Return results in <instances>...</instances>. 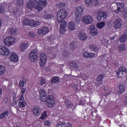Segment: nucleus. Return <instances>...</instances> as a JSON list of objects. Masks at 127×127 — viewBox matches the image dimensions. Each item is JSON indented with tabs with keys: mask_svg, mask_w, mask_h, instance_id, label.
Instances as JSON below:
<instances>
[{
	"mask_svg": "<svg viewBox=\"0 0 127 127\" xmlns=\"http://www.w3.org/2000/svg\"><path fill=\"white\" fill-rule=\"evenodd\" d=\"M40 100L42 102H47L49 108H52V107L54 106V104H55V100L53 99L52 95L48 96V98L46 95H42L40 97Z\"/></svg>",
	"mask_w": 127,
	"mask_h": 127,
	"instance_id": "obj_1",
	"label": "nucleus"
},
{
	"mask_svg": "<svg viewBox=\"0 0 127 127\" xmlns=\"http://www.w3.org/2000/svg\"><path fill=\"white\" fill-rule=\"evenodd\" d=\"M110 22H113V27L115 29H120L123 26V20L121 18H117V16L112 17L110 21Z\"/></svg>",
	"mask_w": 127,
	"mask_h": 127,
	"instance_id": "obj_2",
	"label": "nucleus"
},
{
	"mask_svg": "<svg viewBox=\"0 0 127 127\" xmlns=\"http://www.w3.org/2000/svg\"><path fill=\"white\" fill-rule=\"evenodd\" d=\"M67 14L66 12V10L64 9H60L57 14V22H58V23H60L62 20H64L66 18V16H67Z\"/></svg>",
	"mask_w": 127,
	"mask_h": 127,
	"instance_id": "obj_3",
	"label": "nucleus"
},
{
	"mask_svg": "<svg viewBox=\"0 0 127 127\" xmlns=\"http://www.w3.org/2000/svg\"><path fill=\"white\" fill-rule=\"evenodd\" d=\"M29 59L31 62H35L38 59V52L35 50H32L29 54Z\"/></svg>",
	"mask_w": 127,
	"mask_h": 127,
	"instance_id": "obj_4",
	"label": "nucleus"
},
{
	"mask_svg": "<svg viewBox=\"0 0 127 127\" xmlns=\"http://www.w3.org/2000/svg\"><path fill=\"white\" fill-rule=\"evenodd\" d=\"M108 17V13L107 12H98L97 14L96 19L98 21L107 19Z\"/></svg>",
	"mask_w": 127,
	"mask_h": 127,
	"instance_id": "obj_5",
	"label": "nucleus"
},
{
	"mask_svg": "<svg viewBox=\"0 0 127 127\" xmlns=\"http://www.w3.org/2000/svg\"><path fill=\"white\" fill-rule=\"evenodd\" d=\"M15 42V38L12 37H7L4 41V45L6 46H10Z\"/></svg>",
	"mask_w": 127,
	"mask_h": 127,
	"instance_id": "obj_6",
	"label": "nucleus"
},
{
	"mask_svg": "<svg viewBox=\"0 0 127 127\" xmlns=\"http://www.w3.org/2000/svg\"><path fill=\"white\" fill-rule=\"evenodd\" d=\"M124 73H127V68L124 66H122L116 71V74L117 75V78H123Z\"/></svg>",
	"mask_w": 127,
	"mask_h": 127,
	"instance_id": "obj_7",
	"label": "nucleus"
},
{
	"mask_svg": "<svg viewBox=\"0 0 127 127\" xmlns=\"http://www.w3.org/2000/svg\"><path fill=\"white\" fill-rule=\"evenodd\" d=\"M41 109L37 106L31 109L32 114L35 117H39L41 115Z\"/></svg>",
	"mask_w": 127,
	"mask_h": 127,
	"instance_id": "obj_8",
	"label": "nucleus"
},
{
	"mask_svg": "<svg viewBox=\"0 0 127 127\" xmlns=\"http://www.w3.org/2000/svg\"><path fill=\"white\" fill-rule=\"evenodd\" d=\"M105 78V75L100 74L97 77L95 82V86L97 87H99L101 86L103 84V81H104L103 79Z\"/></svg>",
	"mask_w": 127,
	"mask_h": 127,
	"instance_id": "obj_9",
	"label": "nucleus"
},
{
	"mask_svg": "<svg viewBox=\"0 0 127 127\" xmlns=\"http://www.w3.org/2000/svg\"><path fill=\"white\" fill-rule=\"evenodd\" d=\"M40 65L41 67H43L45 64H46V61H47V57L44 53L40 54Z\"/></svg>",
	"mask_w": 127,
	"mask_h": 127,
	"instance_id": "obj_10",
	"label": "nucleus"
},
{
	"mask_svg": "<svg viewBox=\"0 0 127 127\" xmlns=\"http://www.w3.org/2000/svg\"><path fill=\"white\" fill-rule=\"evenodd\" d=\"M18 108H24L26 106V102L24 101V97H23V94H21V96L19 98L18 100Z\"/></svg>",
	"mask_w": 127,
	"mask_h": 127,
	"instance_id": "obj_11",
	"label": "nucleus"
},
{
	"mask_svg": "<svg viewBox=\"0 0 127 127\" xmlns=\"http://www.w3.org/2000/svg\"><path fill=\"white\" fill-rule=\"evenodd\" d=\"M82 21L85 24H91L93 22V18L91 15H86L82 17Z\"/></svg>",
	"mask_w": 127,
	"mask_h": 127,
	"instance_id": "obj_12",
	"label": "nucleus"
},
{
	"mask_svg": "<svg viewBox=\"0 0 127 127\" xmlns=\"http://www.w3.org/2000/svg\"><path fill=\"white\" fill-rule=\"evenodd\" d=\"M60 31L61 34H64V33L66 31V27L67 26V22L66 21L62 20L61 22Z\"/></svg>",
	"mask_w": 127,
	"mask_h": 127,
	"instance_id": "obj_13",
	"label": "nucleus"
},
{
	"mask_svg": "<svg viewBox=\"0 0 127 127\" xmlns=\"http://www.w3.org/2000/svg\"><path fill=\"white\" fill-rule=\"evenodd\" d=\"M0 54L5 56H8L9 55V50L5 47V46H1L0 47Z\"/></svg>",
	"mask_w": 127,
	"mask_h": 127,
	"instance_id": "obj_14",
	"label": "nucleus"
},
{
	"mask_svg": "<svg viewBox=\"0 0 127 127\" xmlns=\"http://www.w3.org/2000/svg\"><path fill=\"white\" fill-rule=\"evenodd\" d=\"M77 35L79 39L81 40V41L86 40V39L88 38L87 35L83 31H79Z\"/></svg>",
	"mask_w": 127,
	"mask_h": 127,
	"instance_id": "obj_15",
	"label": "nucleus"
},
{
	"mask_svg": "<svg viewBox=\"0 0 127 127\" xmlns=\"http://www.w3.org/2000/svg\"><path fill=\"white\" fill-rule=\"evenodd\" d=\"M49 31V29H48V28L46 27H42L38 29V34H39L40 35H41V34H43V35H44L45 34H47Z\"/></svg>",
	"mask_w": 127,
	"mask_h": 127,
	"instance_id": "obj_16",
	"label": "nucleus"
},
{
	"mask_svg": "<svg viewBox=\"0 0 127 127\" xmlns=\"http://www.w3.org/2000/svg\"><path fill=\"white\" fill-rule=\"evenodd\" d=\"M75 15L76 16H81L82 14H83V12H84V9H83V7L82 6H78L75 9Z\"/></svg>",
	"mask_w": 127,
	"mask_h": 127,
	"instance_id": "obj_17",
	"label": "nucleus"
},
{
	"mask_svg": "<svg viewBox=\"0 0 127 127\" xmlns=\"http://www.w3.org/2000/svg\"><path fill=\"white\" fill-rule=\"evenodd\" d=\"M56 127H72V124L69 122H60L58 123Z\"/></svg>",
	"mask_w": 127,
	"mask_h": 127,
	"instance_id": "obj_18",
	"label": "nucleus"
},
{
	"mask_svg": "<svg viewBox=\"0 0 127 127\" xmlns=\"http://www.w3.org/2000/svg\"><path fill=\"white\" fill-rule=\"evenodd\" d=\"M116 4L117 5L118 8L116 10H115V12L116 13H118V12H120L121 9H124V7H125V4H124V3L122 2H116Z\"/></svg>",
	"mask_w": 127,
	"mask_h": 127,
	"instance_id": "obj_19",
	"label": "nucleus"
},
{
	"mask_svg": "<svg viewBox=\"0 0 127 127\" xmlns=\"http://www.w3.org/2000/svg\"><path fill=\"white\" fill-rule=\"evenodd\" d=\"M34 4L35 9H36L38 11H41V10H42V6H41V4L38 2L37 0H34Z\"/></svg>",
	"mask_w": 127,
	"mask_h": 127,
	"instance_id": "obj_20",
	"label": "nucleus"
},
{
	"mask_svg": "<svg viewBox=\"0 0 127 127\" xmlns=\"http://www.w3.org/2000/svg\"><path fill=\"white\" fill-rule=\"evenodd\" d=\"M8 33L9 35H13V36H14V35H16V34H17V29L11 28L8 31Z\"/></svg>",
	"mask_w": 127,
	"mask_h": 127,
	"instance_id": "obj_21",
	"label": "nucleus"
},
{
	"mask_svg": "<svg viewBox=\"0 0 127 127\" xmlns=\"http://www.w3.org/2000/svg\"><path fill=\"white\" fill-rule=\"evenodd\" d=\"M64 104L65 107L67 108V109H72V108H73V103L68 100H66L64 102Z\"/></svg>",
	"mask_w": 127,
	"mask_h": 127,
	"instance_id": "obj_22",
	"label": "nucleus"
},
{
	"mask_svg": "<svg viewBox=\"0 0 127 127\" xmlns=\"http://www.w3.org/2000/svg\"><path fill=\"white\" fill-rule=\"evenodd\" d=\"M28 47V44L27 43H22L20 45V49L23 52H24V51H25V50L27 49Z\"/></svg>",
	"mask_w": 127,
	"mask_h": 127,
	"instance_id": "obj_23",
	"label": "nucleus"
},
{
	"mask_svg": "<svg viewBox=\"0 0 127 127\" xmlns=\"http://www.w3.org/2000/svg\"><path fill=\"white\" fill-rule=\"evenodd\" d=\"M18 59V57H17V55L16 54H12L10 57V60L12 61V62H17Z\"/></svg>",
	"mask_w": 127,
	"mask_h": 127,
	"instance_id": "obj_24",
	"label": "nucleus"
},
{
	"mask_svg": "<svg viewBox=\"0 0 127 127\" xmlns=\"http://www.w3.org/2000/svg\"><path fill=\"white\" fill-rule=\"evenodd\" d=\"M31 24L30 25V26L31 27H36V26H39L41 23L40 22L38 21H33V20H31Z\"/></svg>",
	"mask_w": 127,
	"mask_h": 127,
	"instance_id": "obj_25",
	"label": "nucleus"
},
{
	"mask_svg": "<svg viewBox=\"0 0 127 127\" xmlns=\"http://www.w3.org/2000/svg\"><path fill=\"white\" fill-rule=\"evenodd\" d=\"M127 39V35L126 33L123 34L120 38L119 41L120 42L124 43V42H126V41Z\"/></svg>",
	"mask_w": 127,
	"mask_h": 127,
	"instance_id": "obj_26",
	"label": "nucleus"
},
{
	"mask_svg": "<svg viewBox=\"0 0 127 127\" xmlns=\"http://www.w3.org/2000/svg\"><path fill=\"white\" fill-rule=\"evenodd\" d=\"M68 28L70 30H74V29L76 28V25H75V23L72 22L68 23Z\"/></svg>",
	"mask_w": 127,
	"mask_h": 127,
	"instance_id": "obj_27",
	"label": "nucleus"
},
{
	"mask_svg": "<svg viewBox=\"0 0 127 127\" xmlns=\"http://www.w3.org/2000/svg\"><path fill=\"white\" fill-rule=\"evenodd\" d=\"M70 66L75 69V70H78L79 69V65L75 62H71L70 63Z\"/></svg>",
	"mask_w": 127,
	"mask_h": 127,
	"instance_id": "obj_28",
	"label": "nucleus"
},
{
	"mask_svg": "<svg viewBox=\"0 0 127 127\" xmlns=\"http://www.w3.org/2000/svg\"><path fill=\"white\" fill-rule=\"evenodd\" d=\"M70 47L71 49H72V50H75V49H76V48H77V42L72 41L70 43Z\"/></svg>",
	"mask_w": 127,
	"mask_h": 127,
	"instance_id": "obj_29",
	"label": "nucleus"
},
{
	"mask_svg": "<svg viewBox=\"0 0 127 127\" xmlns=\"http://www.w3.org/2000/svg\"><path fill=\"white\" fill-rule=\"evenodd\" d=\"M33 4H34V2H33L32 0H29L27 3V7L29 9H32L33 8Z\"/></svg>",
	"mask_w": 127,
	"mask_h": 127,
	"instance_id": "obj_30",
	"label": "nucleus"
},
{
	"mask_svg": "<svg viewBox=\"0 0 127 127\" xmlns=\"http://www.w3.org/2000/svg\"><path fill=\"white\" fill-rule=\"evenodd\" d=\"M125 86L123 85H119V90L118 91V94L122 95L124 92H125Z\"/></svg>",
	"mask_w": 127,
	"mask_h": 127,
	"instance_id": "obj_31",
	"label": "nucleus"
},
{
	"mask_svg": "<svg viewBox=\"0 0 127 127\" xmlns=\"http://www.w3.org/2000/svg\"><path fill=\"white\" fill-rule=\"evenodd\" d=\"M118 49L119 51L123 52V51H125V50H126V45L125 44L120 45L118 47Z\"/></svg>",
	"mask_w": 127,
	"mask_h": 127,
	"instance_id": "obj_32",
	"label": "nucleus"
},
{
	"mask_svg": "<svg viewBox=\"0 0 127 127\" xmlns=\"http://www.w3.org/2000/svg\"><path fill=\"white\" fill-rule=\"evenodd\" d=\"M8 116V111H5L3 113L0 114V120H2V119H4L6 118Z\"/></svg>",
	"mask_w": 127,
	"mask_h": 127,
	"instance_id": "obj_33",
	"label": "nucleus"
},
{
	"mask_svg": "<svg viewBox=\"0 0 127 127\" xmlns=\"http://www.w3.org/2000/svg\"><path fill=\"white\" fill-rule=\"evenodd\" d=\"M5 72V67L3 65H0V76L3 75Z\"/></svg>",
	"mask_w": 127,
	"mask_h": 127,
	"instance_id": "obj_34",
	"label": "nucleus"
},
{
	"mask_svg": "<svg viewBox=\"0 0 127 127\" xmlns=\"http://www.w3.org/2000/svg\"><path fill=\"white\" fill-rule=\"evenodd\" d=\"M23 25H29L30 26L31 24V20H30L29 19H26L23 21Z\"/></svg>",
	"mask_w": 127,
	"mask_h": 127,
	"instance_id": "obj_35",
	"label": "nucleus"
},
{
	"mask_svg": "<svg viewBox=\"0 0 127 127\" xmlns=\"http://www.w3.org/2000/svg\"><path fill=\"white\" fill-rule=\"evenodd\" d=\"M89 48L91 49V50H93V51H95L96 52L99 51V48L94 45H90L89 46Z\"/></svg>",
	"mask_w": 127,
	"mask_h": 127,
	"instance_id": "obj_36",
	"label": "nucleus"
},
{
	"mask_svg": "<svg viewBox=\"0 0 127 127\" xmlns=\"http://www.w3.org/2000/svg\"><path fill=\"white\" fill-rule=\"evenodd\" d=\"M59 82H60V80L57 77H54L51 80L52 84H54V83H58Z\"/></svg>",
	"mask_w": 127,
	"mask_h": 127,
	"instance_id": "obj_37",
	"label": "nucleus"
},
{
	"mask_svg": "<svg viewBox=\"0 0 127 127\" xmlns=\"http://www.w3.org/2000/svg\"><path fill=\"white\" fill-rule=\"evenodd\" d=\"M44 84H46V80L44 79V77H41V79L40 80L39 85L43 86Z\"/></svg>",
	"mask_w": 127,
	"mask_h": 127,
	"instance_id": "obj_38",
	"label": "nucleus"
},
{
	"mask_svg": "<svg viewBox=\"0 0 127 127\" xmlns=\"http://www.w3.org/2000/svg\"><path fill=\"white\" fill-rule=\"evenodd\" d=\"M37 1L40 4L43 5L44 6L47 4L46 0H37Z\"/></svg>",
	"mask_w": 127,
	"mask_h": 127,
	"instance_id": "obj_39",
	"label": "nucleus"
},
{
	"mask_svg": "<svg viewBox=\"0 0 127 127\" xmlns=\"http://www.w3.org/2000/svg\"><path fill=\"white\" fill-rule=\"evenodd\" d=\"M105 25H106V23H105V22H102L97 24V27L98 28H100V29L103 28V27H104Z\"/></svg>",
	"mask_w": 127,
	"mask_h": 127,
	"instance_id": "obj_40",
	"label": "nucleus"
},
{
	"mask_svg": "<svg viewBox=\"0 0 127 127\" xmlns=\"http://www.w3.org/2000/svg\"><path fill=\"white\" fill-rule=\"evenodd\" d=\"M56 5L57 7L61 8L64 7L65 5H66V4L65 3H62V2H60L59 3H57Z\"/></svg>",
	"mask_w": 127,
	"mask_h": 127,
	"instance_id": "obj_41",
	"label": "nucleus"
},
{
	"mask_svg": "<svg viewBox=\"0 0 127 127\" xmlns=\"http://www.w3.org/2000/svg\"><path fill=\"white\" fill-rule=\"evenodd\" d=\"M90 33L92 36H95L98 35L99 32H98V30H97V29H95V30L90 31Z\"/></svg>",
	"mask_w": 127,
	"mask_h": 127,
	"instance_id": "obj_42",
	"label": "nucleus"
},
{
	"mask_svg": "<svg viewBox=\"0 0 127 127\" xmlns=\"http://www.w3.org/2000/svg\"><path fill=\"white\" fill-rule=\"evenodd\" d=\"M47 118V112L44 111L43 114H42L41 117L40 119L41 120H44V119H46Z\"/></svg>",
	"mask_w": 127,
	"mask_h": 127,
	"instance_id": "obj_43",
	"label": "nucleus"
},
{
	"mask_svg": "<svg viewBox=\"0 0 127 127\" xmlns=\"http://www.w3.org/2000/svg\"><path fill=\"white\" fill-rule=\"evenodd\" d=\"M53 14H48L45 15L44 16V18H45V19H51V18H53Z\"/></svg>",
	"mask_w": 127,
	"mask_h": 127,
	"instance_id": "obj_44",
	"label": "nucleus"
},
{
	"mask_svg": "<svg viewBox=\"0 0 127 127\" xmlns=\"http://www.w3.org/2000/svg\"><path fill=\"white\" fill-rule=\"evenodd\" d=\"M121 12L123 15V17H124V18H127V9H122L121 10Z\"/></svg>",
	"mask_w": 127,
	"mask_h": 127,
	"instance_id": "obj_45",
	"label": "nucleus"
},
{
	"mask_svg": "<svg viewBox=\"0 0 127 127\" xmlns=\"http://www.w3.org/2000/svg\"><path fill=\"white\" fill-rule=\"evenodd\" d=\"M70 86L72 88L76 90V91L79 90V88H78V85L76 84V83H71Z\"/></svg>",
	"mask_w": 127,
	"mask_h": 127,
	"instance_id": "obj_46",
	"label": "nucleus"
},
{
	"mask_svg": "<svg viewBox=\"0 0 127 127\" xmlns=\"http://www.w3.org/2000/svg\"><path fill=\"white\" fill-rule=\"evenodd\" d=\"M26 83V79H23V80H20L19 81V85L20 87H23L24 86V84Z\"/></svg>",
	"mask_w": 127,
	"mask_h": 127,
	"instance_id": "obj_47",
	"label": "nucleus"
},
{
	"mask_svg": "<svg viewBox=\"0 0 127 127\" xmlns=\"http://www.w3.org/2000/svg\"><path fill=\"white\" fill-rule=\"evenodd\" d=\"M23 0H17V4L20 6H22L23 4Z\"/></svg>",
	"mask_w": 127,
	"mask_h": 127,
	"instance_id": "obj_48",
	"label": "nucleus"
},
{
	"mask_svg": "<svg viewBox=\"0 0 127 127\" xmlns=\"http://www.w3.org/2000/svg\"><path fill=\"white\" fill-rule=\"evenodd\" d=\"M68 54H69V51H68V50H65L64 51V54H63L64 57H67Z\"/></svg>",
	"mask_w": 127,
	"mask_h": 127,
	"instance_id": "obj_49",
	"label": "nucleus"
},
{
	"mask_svg": "<svg viewBox=\"0 0 127 127\" xmlns=\"http://www.w3.org/2000/svg\"><path fill=\"white\" fill-rule=\"evenodd\" d=\"M29 35L30 37H32V38H33L35 37V36L36 35L35 34V32H34L33 31H31V32H29Z\"/></svg>",
	"mask_w": 127,
	"mask_h": 127,
	"instance_id": "obj_50",
	"label": "nucleus"
},
{
	"mask_svg": "<svg viewBox=\"0 0 127 127\" xmlns=\"http://www.w3.org/2000/svg\"><path fill=\"white\" fill-rule=\"evenodd\" d=\"M95 29H96V27L94 24L91 25L89 27V30H90V31H92L93 30H95Z\"/></svg>",
	"mask_w": 127,
	"mask_h": 127,
	"instance_id": "obj_51",
	"label": "nucleus"
},
{
	"mask_svg": "<svg viewBox=\"0 0 127 127\" xmlns=\"http://www.w3.org/2000/svg\"><path fill=\"white\" fill-rule=\"evenodd\" d=\"M84 1L86 5H87V6H89V5H90V4L92 3V1H93V0H84Z\"/></svg>",
	"mask_w": 127,
	"mask_h": 127,
	"instance_id": "obj_52",
	"label": "nucleus"
},
{
	"mask_svg": "<svg viewBox=\"0 0 127 127\" xmlns=\"http://www.w3.org/2000/svg\"><path fill=\"white\" fill-rule=\"evenodd\" d=\"M75 21L77 23H79L81 21V16H76L75 17Z\"/></svg>",
	"mask_w": 127,
	"mask_h": 127,
	"instance_id": "obj_53",
	"label": "nucleus"
},
{
	"mask_svg": "<svg viewBox=\"0 0 127 127\" xmlns=\"http://www.w3.org/2000/svg\"><path fill=\"white\" fill-rule=\"evenodd\" d=\"M40 96H45L46 95V93H45V91L44 89H40Z\"/></svg>",
	"mask_w": 127,
	"mask_h": 127,
	"instance_id": "obj_54",
	"label": "nucleus"
},
{
	"mask_svg": "<svg viewBox=\"0 0 127 127\" xmlns=\"http://www.w3.org/2000/svg\"><path fill=\"white\" fill-rule=\"evenodd\" d=\"M4 12V7L3 6L0 5V13L2 14Z\"/></svg>",
	"mask_w": 127,
	"mask_h": 127,
	"instance_id": "obj_55",
	"label": "nucleus"
},
{
	"mask_svg": "<svg viewBox=\"0 0 127 127\" xmlns=\"http://www.w3.org/2000/svg\"><path fill=\"white\" fill-rule=\"evenodd\" d=\"M83 57H84L85 58H87L88 59H89V53L86 52H84L83 54Z\"/></svg>",
	"mask_w": 127,
	"mask_h": 127,
	"instance_id": "obj_56",
	"label": "nucleus"
},
{
	"mask_svg": "<svg viewBox=\"0 0 127 127\" xmlns=\"http://www.w3.org/2000/svg\"><path fill=\"white\" fill-rule=\"evenodd\" d=\"M13 103H12V106L13 107H14L15 106H16V105L17 104V101H16V98H13Z\"/></svg>",
	"mask_w": 127,
	"mask_h": 127,
	"instance_id": "obj_57",
	"label": "nucleus"
},
{
	"mask_svg": "<svg viewBox=\"0 0 127 127\" xmlns=\"http://www.w3.org/2000/svg\"><path fill=\"white\" fill-rule=\"evenodd\" d=\"M65 77L67 78V79H72V78L75 77V76H73L72 75V74H69V75L66 74L65 75Z\"/></svg>",
	"mask_w": 127,
	"mask_h": 127,
	"instance_id": "obj_58",
	"label": "nucleus"
},
{
	"mask_svg": "<svg viewBox=\"0 0 127 127\" xmlns=\"http://www.w3.org/2000/svg\"><path fill=\"white\" fill-rule=\"evenodd\" d=\"M93 57H95V54L94 53H88V59L90 58H93Z\"/></svg>",
	"mask_w": 127,
	"mask_h": 127,
	"instance_id": "obj_59",
	"label": "nucleus"
},
{
	"mask_svg": "<svg viewBox=\"0 0 127 127\" xmlns=\"http://www.w3.org/2000/svg\"><path fill=\"white\" fill-rule=\"evenodd\" d=\"M45 125L47 127H50V125H51V123L49 121H47L45 122Z\"/></svg>",
	"mask_w": 127,
	"mask_h": 127,
	"instance_id": "obj_60",
	"label": "nucleus"
},
{
	"mask_svg": "<svg viewBox=\"0 0 127 127\" xmlns=\"http://www.w3.org/2000/svg\"><path fill=\"white\" fill-rule=\"evenodd\" d=\"M26 91V89L23 88L22 89V94H24L25 93V92Z\"/></svg>",
	"mask_w": 127,
	"mask_h": 127,
	"instance_id": "obj_61",
	"label": "nucleus"
},
{
	"mask_svg": "<svg viewBox=\"0 0 127 127\" xmlns=\"http://www.w3.org/2000/svg\"><path fill=\"white\" fill-rule=\"evenodd\" d=\"M96 4H99L100 3V0H95Z\"/></svg>",
	"mask_w": 127,
	"mask_h": 127,
	"instance_id": "obj_62",
	"label": "nucleus"
},
{
	"mask_svg": "<svg viewBox=\"0 0 127 127\" xmlns=\"http://www.w3.org/2000/svg\"><path fill=\"white\" fill-rule=\"evenodd\" d=\"M108 26L109 28H111V27H112V24H111L110 22L108 23Z\"/></svg>",
	"mask_w": 127,
	"mask_h": 127,
	"instance_id": "obj_63",
	"label": "nucleus"
},
{
	"mask_svg": "<svg viewBox=\"0 0 127 127\" xmlns=\"http://www.w3.org/2000/svg\"><path fill=\"white\" fill-rule=\"evenodd\" d=\"M125 97H126V98H125V103H126V104H127V94H125Z\"/></svg>",
	"mask_w": 127,
	"mask_h": 127,
	"instance_id": "obj_64",
	"label": "nucleus"
}]
</instances>
